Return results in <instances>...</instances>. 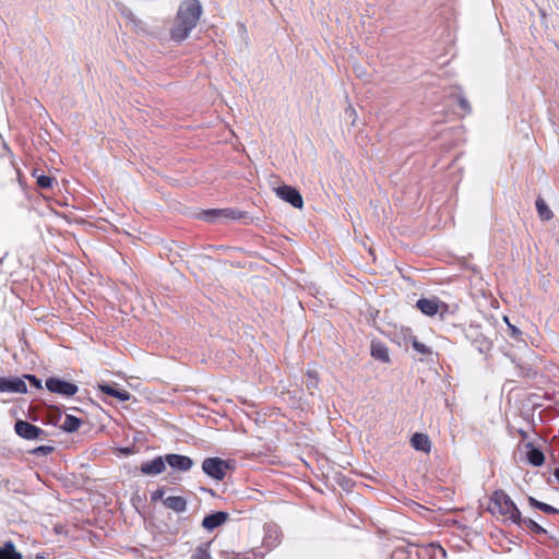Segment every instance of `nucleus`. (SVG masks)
<instances>
[{
  "mask_svg": "<svg viewBox=\"0 0 559 559\" xmlns=\"http://www.w3.org/2000/svg\"><path fill=\"white\" fill-rule=\"evenodd\" d=\"M202 14V5L199 0H185L177 12L171 28V38L176 41L185 40L197 26Z\"/></svg>",
  "mask_w": 559,
  "mask_h": 559,
  "instance_id": "obj_1",
  "label": "nucleus"
},
{
  "mask_svg": "<svg viewBox=\"0 0 559 559\" xmlns=\"http://www.w3.org/2000/svg\"><path fill=\"white\" fill-rule=\"evenodd\" d=\"M487 511L503 522H511L522 526L521 512L508 493L499 489L489 498Z\"/></svg>",
  "mask_w": 559,
  "mask_h": 559,
  "instance_id": "obj_2",
  "label": "nucleus"
},
{
  "mask_svg": "<svg viewBox=\"0 0 559 559\" xmlns=\"http://www.w3.org/2000/svg\"><path fill=\"white\" fill-rule=\"evenodd\" d=\"M245 216V213L231 209L205 210L199 214V218L207 223H225L228 221H238Z\"/></svg>",
  "mask_w": 559,
  "mask_h": 559,
  "instance_id": "obj_3",
  "label": "nucleus"
},
{
  "mask_svg": "<svg viewBox=\"0 0 559 559\" xmlns=\"http://www.w3.org/2000/svg\"><path fill=\"white\" fill-rule=\"evenodd\" d=\"M228 463L219 457H207L202 463V471L209 477L222 480L226 476Z\"/></svg>",
  "mask_w": 559,
  "mask_h": 559,
  "instance_id": "obj_4",
  "label": "nucleus"
},
{
  "mask_svg": "<svg viewBox=\"0 0 559 559\" xmlns=\"http://www.w3.org/2000/svg\"><path fill=\"white\" fill-rule=\"evenodd\" d=\"M14 430L19 437L26 440H38L47 437L41 428L22 419L16 420Z\"/></svg>",
  "mask_w": 559,
  "mask_h": 559,
  "instance_id": "obj_5",
  "label": "nucleus"
},
{
  "mask_svg": "<svg viewBox=\"0 0 559 559\" xmlns=\"http://www.w3.org/2000/svg\"><path fill=\"white\" fill-rule=\"evenodd\" d=\"M46 388L51 393L63 396H73L78 392V385L74 383L61 380L56 377H50L46 380Z\"/></svg>",
  "mask_w": 559,
  "mask_h": 559,
  "instance_id": "obj_6",
  "label": "nucleus"
},
{
  "mask_svg": "<svg viewBox=\"0 0 559 559\" xmlns=\"http://www.w3.org/2000/svg\"><path fill=\"white\" fill-rule=\"evenodd\" d=\"M275 194L295 209L301 210L304 207V200L300 192L290 186L284 185L277 187L275 189Z\"/></svg>",
  "mask_w": 559,
  "mask_h": 559,
  "instance_id": "obj_7",
  "label": "nucleus"
},
{
  "mask_svg": "<svg viewBox=\"0 0 559 559\" xmlns=\"http://www.w3.org/2000/svg\"><path fill=\"white\" fill-rule=\"evenodd\" d=\"M0 392L24 394L27 385L22 377H0Z\"/></svg>",
  "mask_w": 559,
  "mask_h": 559,
  "instance_id": "obj_8",
  "label": "nucleus"
},
{
  "mask_svg": "<svg viewBox=\"0 0 559 559\" xmlns=\"http://www.w3.org/2000/svg\"><path fill=\"white\" fill-rule=\"evenodd\" d=\"M165 461L173 469L179 472H188L194 464L191 457L181 454H166Z\"/></svg>",
  "mask_w": 559,
  "mask_h": 559,
  "instance_id": "obj_9",
  "label": "nucleus"
},
{
  "mask_svg": "<svg viewBox=\"0 0 559 559\" xmlns=\"http://www.w3.org/2000/svg\"><path fill=\"white\" fill-rule=\"evenodd\" d=\"M166 468L165 456H157L152 461L144 462L140 469L145 475H158Z\"/></svg>",
  "mask_w": 559,
  "mask_h": 559,
  "instance_id": "obj_10",
  "label": "nucleus"
},
{
  "mask_svg": "<svg viewBox=\"0 0 559 559\" xmlns=\"http://www.w3.org/2000/svg\"><path fill=\"white\" fill-rule=\"evenodd\" d=\"M416 306L424 314L432 317L439 312L443 304L437 298H420L417 300Z\"/></svg>",
  "mask_w": 559,
  "mask_h": 559,
  "instance_id": "obj_11",
  "label": "nucleus"
},
{
  "mask_svg": "<svg viewBox=\"0 0 559 559\" xmlns=\"http://www.w3.org/2000/svg\"><path fill=\"white\" fill-rule=\"evenodd\" d=\"M371 356L383 364H390L391 358L389 354V348L385 344H383L380 341H372L371 342V348H370Z\"/></svg>",
  "mask_w": 559,
  "mask_h": 559,
  "instance_id": "obj_12",
  "label": "nucleus"
},
{
  "mask_svg": "<svg viewBox=\"0 0 559 559\" xmlns=\"http://www.w3.org/2000/svg\"><path fill=\"white\" fill-rule=\"evenodd\" d=\"M228 519V514L223 511H217L215 513H212L207 516H205L202 521V526L207 531H213L216 527L224 524Z\"/></svg>",
  "mask_w": 559,
  "mask_h": 559,
  "instance_id": "obj_13",
  "label": "nucleus"
},
{
  "mask_svg": "<svg viewBox=\"0 0 559 559\" xmlns=\"http://www.w3.org/2000/svg\"><path fill=\"white\" fill-rule=\"evenodd\" d=\"M164 506L177 513H181L187 509V500L181 496H170L163 500Z\"/></svg>",
  "mask_w": 559,
  "mask_h": 559,
  "instance_id": "obj_14",
  "label": "nucleus"
},
{
  "mask_svg": "<svg viewBox=\"0 0 559 559\" xmlns=\"http://www.w3.org/2000/svg\"><path fill=\"white\" fill-rule=\"evenodd\" d=\"M411 444L414 449L428 453L431 448V442L427 435L415 433L411 439Z\"/></svg>",
  "mask_w": 559,
  "mask_h": 559,
  "instance_id": "obj_15",
  "label": "nucleus"
},
{
  "mask_svg": "<svg viewBox=\"0 0 559 559\" xmlns=\"http://www.w3.org/2000/svg\"><path fill=\"white\" fill-rule=\"evenodd\" d=\"M526 448L528 449L526 453L527 461L533 466H542L545 462L544 453L539 449L534 448L531 442L526 444Z\"/></svg>",
  "mask_w": 559,
  "mask_h": 559,
  "instance_id": "obj_16",
  "label": "nucleus"
},
{
  "mask_svg": "<svg viewBox=\"0 0 559 559\" xmlns=\"http://www.w3.org/2000/svg\"><path fill=\"white\" fill-rule=\"evenodd\" d=\"M99 390L110 396H114L118 399L121 402L129 401L131 397V394L126 390H117L108 384H102L99 385Z\"/></svg>",
  "mask_w": 559,
  "mask_h": 559,
  "instance_id": "obj_17",
  "label": "nucleus"
},
{
  "mask_svg": "<svg viewBox=\"0 0 559 559\" xmlns=\"http://www.w3.org/2000/svg\"><path fill=\"white\" fill-rule=\"evenodd\" d=\"M538 216L542 221H550L554 217V213L542 198H538L535 202Z\"/></svg>",
  "mask_w": 559,
  "mask_h": 559,
  "instance_id": "obj_18",
  "label": "nucleus"
},
{
  "mask_svg": "<svg viewBox=\"0 0 559 559\" xmlns=\"http://www.w3.org/2000/svg\"><path fill=\"white\" fill-rule=\"evenodd\" d=\"M0 559H22V555L15 550L12 542H7L4 546L0 548Z\"/></svg>",
  "mask_w": 559,
  "mask_h": 559,
  "instance_id": "obj_19",
  "label": "nucleus"
},
{
  "mask_svg": "<svg viewBox=\"0 0 559 559\" xmlns=\"http://www.w3.org/2000/svg\"><path fill=\"white\" fill-rule=\"evenodd\" d=\"M190 559H213L211 556V542L199 545L193 550Z\"/></svg>",
  "mask_w": 559,
  "mask_h": 559,
  "instance_id": "obj_20",
  "label": "nucleus"
},
{
  "mask_svg": "<svg viewBox=\"0 0 559 559\" xmlns=\"http://www.w3.org/2000/svg\"><path fill=\"white\" fill-rule=\"evenodd\" d=\"M82 421L73 415H67L61 428L67 432H74L81 427Z\"/></svg>",
  "mask_w": 559,
  "mask_h": 559,
  "instance_id": "obj_21",
  "label": "nucleus"
},
{
  "mask_svg": "<svg viewBox=\"0 0 559 559\" xmlns=\"http://www.w3.org/2000/svg\"><path fill=\"white\" fill-rule=\"evenodd\" d=\"M528 503L531 507L538 509L547 514H557L559 513V510L554 508L552 506H549L547 503L540 502L534 497H528Z\"/></svg>",
  "mask_w": 559,
  "mask_h": 559,
  "instance_id": "obj_22",
  "label": "nucleus"
},
{
  "mask_svg": "<svg viewBox=\"0 0 559 559\" xmlns=\"http://www.w3.org/2000/svg\"><path fill=\"white\" fill-rule=\"evenodd\" d=\"M523 525L537 535L546 534V530L532 519H522V526Z\"/></svg>",
  "mask_w": 559,
  "mask_h": 559,
  "instance_id": "obj_23",
  "label": "nucleus"
},
{
  "mask_svg": "<svg viewBox=\"0 0 559 559\" xmlns=\"http://www.w3.org/2000/svg\"><path fill=\"white\" fill-rule=\"evenodd\" d=\"M53 178L46 175H38L37 176V186L41 189H49L52 187Z\"/></svg>",
  "mask_w": 559,
  "mask_h": 559,
  "instance_id": "obj_24",
  "label": "nucleus"
},
{
  "mask_svg": "<svg viewBox=\"0 0 559 559\" xmlns=\"http://www.w3.org/2000/svg\"><path fill=\"white\" fill-rule=\"evenodd\" d=\"M412 346L417 353H419L421 355L431 354L430 348L427 345H425L424 343L419 342L416 337H414L412 340Z\"/></svg>",
  "mask_w": 559,
  "mask_h": 559,
  "instance_id": "obj_25",
  "label": "nucleus"
},
{
  "mask_svg": "<svg viewBox=\"0 0 559 559\" xmlns=\"http://www.w3.org/2000/svg\"><path fill=\"white\" fill-rule=\"evenodd\" d=\"M456 99H457V103H459L460 108H461L465 114H471V112H472V106H471V104L468 103V100L466 99V97H465V96H463V95H459Z\"/></svg>",
  "mask_w": 559,
  "mask_h": 559,
  "instance_id": "obj_26",
  "label": "nucleus"
},
{
  "mask_svg": "<svg viewBox=\"0 0 559 559\" xmlns=\"http://www.w3.org/2000/svg\"><path fill=\"white\" fill-rule=\"evenodd\" d=\"M53 451V447L50 445H40L35 448L32 453L35 455H48Z\"/></svg>",
  "mask_w": 559,
  "mask_h": 559,
  "instance_id": "obj_27",
  "label": "nucleus"
},
{
  "mask_svg": "<svg viewBox=\"0 0 559 559\" xmlns=\"http://www.w3.org/2000/svg\"><path fill=\"white\" fill-rule=\"evenodd\" d=\"M445 559L447 551L442 546H436L433 547L431 559H438V558Z\"/></svg>",
  "mask_w": 559,
  "mask_h": 559,
  "instance_id": "obj_28",
  "label": "nucleus"
},
{
  "mask_svg": "<svg viewBox=\"0 0 559 559\" xmlns=\"http://www.w3.org/2000/svg\"><path fill=\"white\" fill-rule=\"evenodd\" d=\"M504 322L508 324V328H509V331H510V334L513 336V337H519L522 332L520 331V329H518L515 325H512L510 322H509V319L508 317H504L503 318Z\"/></svg>",
  "mask_w": 559,
  "mask_h": 559,
  "instance_id": "obj_29",
  "label": "nucleus"
},
{
  "mask_svg": "<svg viewBox=\"0 0 559 559\" xmlns=\"http://www.w3.org/2000/svg\"><path fill=\"white\" fill-rule=\"evenodd\" d=\"M22 378H24V380L27 379L31 382V384H33L35 388L41 389V381L37 379L35 376L24 374Z\"/></svg>",
  "mask_w": 559,
  "mask_h": 559,
  "instance_id": "obj_30",
  "label": "nucleus"
},
{
  "mask_svg": "<svg viewBox=\"0 0 559 559\" xmlns=\"http://www.w3.org/2000/svg\"><path fill=\"white\" fill-rule=\"evenodd\" d=\"M164 493H165V491H164V489H163V488H158V489H156V490L152 493V496H151L152 501H157V500L163 499V498H164Z\"/></svg>",
  "mask_w": 559,
  "mask_h": 559,
  "instance_id": "obj_31",
  "label": "nucleus"
},
{
  "mask_svg": "<svg viewBox=\"0 0 559 559\" xmlns=\"http://www.w3.org/2000/svg\"><path fill=\"white\" fill-rule=\"evenodd\" d=\"M348 111L350 112V117H353L354 119H356V117H357V112H356V110H355L352 106H349V107H348ZM354 122H355V120H353V123H354Z\"/></svg>",
  "mask_w": 559,
  "mask_h": 559,
  "instance_id": "obj_32",
  "label": "nucleus"
},
{
  "mask_svg": "<svg viewBox=\"0 0 559 559\" xmlns=\"http://www.w3.org/2000/svg\"><path fill=\"white\" fill-rule=\"evenodd\" d=\"M555 478L559 481V468H556L554 472Z\"/></svg>",
  "mask_w": 559,
  "mask_h": 559,
  "instance_id": "obj_33",
  "label": "nucleus"
},
{
  "mask_svg": "<svg viewBox=\"0 0 559 559\" xmlns=\"http://www.w3.org/2000/svg\"><path fill=\"white\" fill-rule=\"evenodd\" d=\"M368 252H369V254H370L371 257H373V250H372V247H369Z\"/></svg>",
  "mask_w": 559,
  "mask_h": 559,
  "instance_id": "obj_34",
  "label": "nucleus"
},
{
  "mask_svg": "<svg viewBox=\"0 0 559 559\" xmlns=\"http://www.w3.org/2000/svg\"><path fill=\"white\" fill-rule=\"evenodd\" d=\"M35 559H47V558L43 555H37Z\"/></svg>",
  "mask_w": 559,
  "mask_h": 559,
  "instance_id": "obj_35",
  "label": "nucleus"
},
{
  "mask_svg": "<svg viewBox=\"0 0 559 559\" xmlns=\"http://www.w3.org/2000/svg\"><path fill=\"white\" fill-rule=\"evenodd\" d=\"M2 260V257H0V261Z\"/></svg>",
  "mask_w": 559,
  "mask_h": 559,
  "instance_id": "obj_36",
  "label": "nucleus"
}]
</instances>
